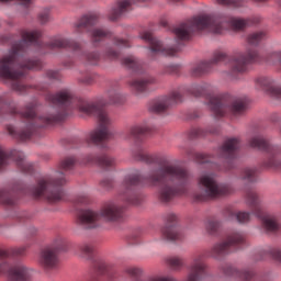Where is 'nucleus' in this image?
Instances as JSON below:
<instances>
[{"label": "nucleus", "instance_id": "obj_14", "mask_svg": "<svg viewBox=\"0 0 281 281\" xmlns=\"http://www.w3.org/2000/svg\"><path fill=\"white\" fill-rule=\"evenodd\" d=\"M63 245H65V240L63 237H58L52 245L46 246L40 251L38 263L45 271L58 269V265H60L58 252L63 249Z\"/></svg>", "mask_w": 281, "mask_h": 281}, {"label": "nucleus", "instance_id": "obj_41", "mask_svg": "<svg viewBox=\"0 0 281 281\" xmlns=\"http://www.w3.org/2000/svg\"><path fill=\"white\" fill-rule=\"evenodd\" d=\"M75 205H89L91 203V199L87 193L78 194L74 200Z\"/></svg>", "mask_w": 281, "mask_h": 281}, {"label": "nucleus", "instance_id": "obj_30", "mask_svg": "<svg viewBox=\"0 0 281 281\" xmlns=\"http://www.w3.org/2000/svg\"><path fill=\"white\" fill-rule=\"evenodd\" d=\"M162 238L165 240H181L183 234L176 226H167L162 228Z\"/></svg>", "mask_w": 281, "mask_h": 281}, {"label": "nucleus", "instance_id": "obj_55", "mask_svg": "<svg viewBox=\"0 0 281 281\" xmlns=\"http://www.w3.org/2000/svg\"><path fill=\"white\" fill-rule=\"evenodd\" d=\"M170 1L177 2V1H180V0H170Z\"/></svg>", "mask_w": 281, "mask_h": 281}, {"label": "nucleus", "instance_id": "obj_38", "mask_svg": "<svg viewBox=\"0 0 281 281\" xmlns=\"http://www.w3.org/2000/svg\"><path fill=\"white\" fill-rule=\"evenodd\" d=\"M256 168L246 167L241 170L240 179L254 183V181H256Z\"/></svg>", "mask_w": 281, "mask_h": 281}, {"label": "nucleus", "instance_id": "obj_35", "mask_svg": "<svg viewBox=\"0 0 281 281\" xmlns=\"http://www.w3.org/2000/svg\"><path fill=\"white\" fill-rule=\"evenodd\" d=\"M166 262L168 267L172 269V271H181V268L186 267V261H183V258L177 256L168 257Z\"/></svg>", "mask_w": 281, "mask_h": 281}, {"label": "nucleus", "instance_id": "obj_46", "mask_svg": "<svg viewBox=\"0 0 281 281\" xmlns=\"http://www.w3.org/2000/svg\"><path fill=\"white\" fill-rule=\"evenodd\" d=\"M46 78H48V80H60L63 75H60V71L58 70H47Z\"/></svg>", "mask_w": 281, "mask_h": 281}, {"label": "nucleus", "instance_id": "obj_15", "mask_svg": "<svg viewBox=\"0 0 281 281\" xmlns=\"http://www.w3.org/2000/svg\"><path fill=\"white\" fill-rule=\"evenodd\" d=\"M10 159H14L18 168H20L22 172H25V175H32V172H34V165L25 160V154H23V151L14 149L8 153L0 145V170H3L5 166L10 164Z\"/></svg>", "mask_w": 281, "mask_h": 281}, {"label": "nucleus", "instance_id": "obj_18", "mask_svg": "<svg viewBox=\"0 0 281 281\" xmlns=\"http://www.w3.org/2000/svg\"><path fill=\"white\" fill-rule=\"evenodd\" d=\"M225 60H227V54L216 52L210 60L200 61L193 66L191 69V76H194V78L205 76V74H210V71L214 69L215 65H218V63H225Z\"/></svg>", "mask_w": 281, "mask_h": 281}, {"label": "nucleus", "instance_id": "obj_10", "mask_svg": "<svg viewBox=\"0 0 281 281\" xmlns=\"http://www.w3.org/2000/svg\"><path fill=\"white\" fill-rule=\"evenodd\" d=\"M200 191L195 192V201H210V199H221L232 194V187L227 183H218L213 173H203L199 178Z\"/></svg>", "mask_w": 281, "mask_h": 281}, {"label": "nucleus", "instance_id": "obj_45", "mask_svg": "<svg viewBox=\"0 0 281 281\" xmlns=\"http://www.w3.org/2000/svg\"><path fill=\"white\" fill-rule=\"evenodd\" d=\"M105 58L109 60H117L120 58V52L113 49L112 47L106 48Z\"/></svg>", "mask_w": 281, "mask_h": 281}, {"label": "nucleus", "instance_id": "obj_8", "mask_svg": "<svg viewBox=\"0 0 281 281\" xmlns=\"http://www.w3.org/2000/svg\"><path fill=\"white\" fill-rule=\"evenodd\" d=\"M26 247H13L9 249H0V276H7L10 281H32L34 270L23 263H10V258L23 256Z\"/></svg>", "mask_w": 281, "mask_h": 281}, {"label": "nucleus", "instance_id": "obj_4", "mask_svg": "<svg viewBox=\"0 0 281 281\" xmlns=\"http://www.w3.org/2000/svg\"><path fill=\"white\" fill-rule=\"evenodd\" d=\"M260 23V19H240L228 15H210L200 14L193 19L173 27L172 32L180 41H188L192 36V32L207 30L213 34H222L223 30L233 27V30H245L248 25Z\"/></svg>", "mask_w": 281, "mask_h": 281}, {"label": "nucleus", "instance_id": "obj_19", "mask_svg": "<svg viewBox=\"0 0 281 281\" xmlns=\"http://www.w3.org/2000/svg\"><path fill=\"white\" fill-rule=\"evenodd\" d=\"M255 85L257 89H261V91H266L272 98H277V100H281V86H279L276 80L271 77H258L255 80Z\"/></svg>", "mask_w": 281, "mask_h": 281}, {"label": "nucleus", "instance_id": "obj_51", "mask_svg": "<svg viewBox=\"0 0 281 281\" xmlns=\"http://www.w3.org/2000/svg\"><path fill=\"white\" fill-rule=\"evenodd\" d=\"M260 281H273V274L271 272H267L260 278Z\"/></svg>", "mask_w": 281, "mask_h": 281}, {"label": "nucleus", "instance_id": "obj_49", "mask_svg": "<svg viewBox=\"0 0 281 281\" xmlns=\"http://www.w3.org/2000/svg\"><path fill=\"white\" fill-rule=\"evenodd\" d=\"M80 82H82V85H91L93 82V77H91V75H87L80 79Z\"/></svg>", "mask_w": 281, "mask_h": 281}, {"label": "nucleus", "instance_id": "obj_54", "mask_svg": "<svg viewBox=\"0 0 281 281\" xmlns=\"http://www.w3.org/2000/svg\"><path fill=\"white\" fill-rule=\"evenodd\" d=\"M175 69H176L175 66H171V71H175Z\"/></svg>", "mask_w": 281, "mask_h": 281}, {"label": "nucleus", "instance_id": "obj_5", "mask_svg": "<svg viewBox=\"0 0 281 281\" xmlns=\"http://www.w3.org/2000/svg\"><path fill=\"white\" fill-rule=\"evenodd\" d=\"M187 92L195 98L203 95L209 100V109H211L215 117H223L227 113L232 115H240L247 109V102L244 99L232 97L229 94L216 95L214 86L207 82L192 83L187 88Z\"/></svg>", "mask_w": 281, "mask_h": 281}, {"label": "nucleus", "instance_id": "obj_52", "mask_svg": "<svg viewBox=\"0 0 281 281\" xmlns=\"http://www.w3.org/2000/svg\"><path fill=\"white\" fill-rule=\"evenodd\" d=\"M133 1V3H144V1H146V0H132Z\"/></svg>", "mask_w": 281, "mask_h": 281}, {"label": "nucleus", "instance_id": "obj_43", "mask_svg": "<svg viewBox=\"0 0 281 281\" xmlns=\"http://www.w3.org/2000/svg\"><path fill=\"white\" fill-rule=\"evenodd\" d=\"M86 60H88L89 65H98L100 63V53L91 52L86 54Z\"/></svg>", "mask_w": 281, "mask_h": 281}, {"label": "nucleus", "instance_id": "obj_47", "mask_svg": "<svg viewBox=\"0 0 281 281\" xmlns=\"http://www.w3.org/2000/svg\"><path fill=\"white\" fill-rule=\"evenodd\" d=\"M114 45L116 47H131V44H128V41L122 40V38H114Z\"/></svg>", "mask_w": 281, "mask_h": 281}, {"label": "nucleus", "instance_id": "obj_33", "mask_svg": "<svg viewBox=\"0 0 281 281\" xmlns=\"http://www.w3.org/2000/svg\"><path fill=\"white\" fill-rule=\"evenodd\" d=\"M262 41H267V32L265 31L254 32L247 36L248 45H252V46L260 45Z\"/></svg>", "mask_w": 281, "mask_h": 281}, {"label": "nucleus", "instance_id": "obj_39", "mask_svg": "<svg viewBox=\"0 0 281 281\" xmlns=\"http://www.w3.org/2000/svg\"><path fill=\"white\" fill-rule=\"evenodd\" d=\"M79 256L87 260L93 258V246L90 244H83L79 246Z\"/></svg>", "mask_w": 281, "mask_h": 281}, {"label": "nucleus", "instance_id": "obj_24", "mask_svg": "<svg viewBox=\"0 0 281 281\" xmlns=\"http://www.w3.org/2000/svg\"><path fill=\"white\" fill-rule=\"evenodd\" d=\"M88 161L90 164H97V166H100V168H103L104 170H109L110 168H115V166H117V160L109 155H90L88 156Z\"/></svg>", "mask_w": 281, "mask_h": 281}, {"label": "nucleus", "instance_id": "obj_23", "mask_svg": "<svg viewBox=\"0 0 281 281\" xmlns=\"http://www.w3.org/2000/svg\"><path fill=\"white\" fill-rule=\"evenodd\" d=\"M128 85L135 93H144L145 91H148L150 85H155V79L153 76L146 75L145 77L132 79L128 81Z\"/></svg>", "mask_w": 281, "mask_h": 281}, {"label": "nucleus", "instance_id": "obj_16", "mask_svg": "<svg viewBox=\"0 0 281 281\" xmlns=\"http://www.w3.org/2000/svg\"><path fill=\"white\" fill-rule=\"evenodd\" d=\"M142 41L149 44V58H155L156 56H176L179 52V47H164L161 41L153 36V33L145 31L140 34Z\"/></svg>", "mask_w": 281, "mask_h": 281}, {"label": "nucleus", "instance_id": "obj_13", "mask_svg": "<svg viewBox=\"0 0 281 281\" xmlns=\"http://www.w3.org/2000/svg\"><path fill=\"white\" fill-rule=\"evenodd\" d=\"M259 58L258 50L247 49L245 53L235 55L231 58V70L226 72L225 78L228 80H238L241 74L247 71V65L257 63Z\"/></svg>", "mask_w": 281, "mask_h": 281}, {"label": "nucleus", "instance_id": "obj_44", "mask_svg": "<svg viewBox=\"0 0 281 281\" xmlns=\"http://www.w3.org/2000/svg\"><path fill=\"white\" fill-rule=\"evenodd\" d=\"M49 14L50 10L49 8L43 9L38 14V21L42 23V25H45V23H49Z\"/></svg>", "mask_w": 281, "mask_h": 281}, {"label": "nucleus", "instance_id": "obj_31", "mask_svg": "<svg viewBox=\"0 0 281 281\" xmlns=\"http://www.w3.org/2000/svg\"><path fill=\"white\" fill-rule=\"evenodd\" d=\"M222 223L216 218H209L204 223L205 232L209 236H216L221 232Z\"/></svg>", "mask_w": 281, "mask_h": 281}, {"label": "nucleus", "instance_id": "obj_40", "mask_svg": "<svg viewBox=\"0 0 281 281\" xmlns=\"http://www.w3.org/2000/svg\"><path fill=\"white\" fill-rule=\"evenodd\" d=\"M123 273H126L130 278H139L144 273V270L139 267L127 266L123 269Z\"/></svg>", "mask_w": 281, "mask_h": 281}, {"label": "nucleus", "instance_id": "obj_27", "mask_svg": "<svg viewBox=\"0 0 281 281\" xmlns=\"http://www.w3.org/2000/svg\"><path fill=\"white\" fill-rule=\"evenodd\" d=\"M131 10V2L128 0H122L116 2L114 7L110 10L109 19L110 21H117L122 14H126Z\"/></svg>", "mask_w": 281, "mask_h": 281}, {"label": "nucleus", "instance_id": "obj_37", "mask_svg": "<svg viewBox=\"0 0 281 281\" xmlns=\"http://www.w3.org/2000/svg\"><path fill=\"white\" fill-rule=\"evenodd\" d=\"M210 133L211 135H216V133H218V128H214V130H203L201 127H195V128H192L190 131V138L191 139H194L195 137H205V135Z\"/></svg>", "mask_w": 281, "mask_h": 281}, {"label": "nucleus", "instance_id": "obj_32", "mask_svg": "<svg viewBox=\"0 0 281 281\" xmlns=\"http://www.w3.org/2000/svg\"><path fill=\"white\" fill-rule=\"evenodd\" d=\"M228 214V221H237V223H241V224H245V223H249L251 221V213L249 212H243V211H239V212H233V211H228L227 212Z\"/></svg>", "mask_w": 281, "mask_h": 281}, {"label": "nucleus", "instance_id": "obj_48", "mask_svg": "<svg viewBox=\"0 0 281 281\" xmlns=\"http://www.w3.org/2000/svg\"><path fill=\"white\" fill-rule=\"evenodd\" d=\"M165 218L167 223H177V220H178L177 214L175 213H167Z\"/></svg>", "mask_w": 281, "mask_h": 281}, {"label": "nucleus", "instance_id": "obj_7", "mask_svg": "<svg viewBox=\"0 0 281 281\" xmlns=\"http://www.w3.org/2000/svg\"><path fill=\"white\" fill-rule=\"evenodd\" d=\"M122 218H124V206L115 202H108L100 211L81 210L77 215V225L85 227V229H95L102 225V220L115 223Z\"/></svg>", "mask_w": 281, "mask_h": 281}, {"label": "nucleus", "instance_id": "obj_12", "mask_svg": "<svg viewBox=\"0 0 281 281\" xmlns=\"http://www.w3.org/2000/svg\"><path fill=\"white\" fill-rule=\"evenodd\" d=\"M239 245H245V234L240 231H232L226 236V240L215 243L207 254L214 260H223L232 251V247H238Z\"/></svg>", "mask_w": 281, "mask_h": 281}, {"label": "nucleus", "instance_id": "obj_17", "mask_svg": "<svg viewBox=\"0 0 281 281\" xmlns=\"http://www.w3.org/2000/svg\"><path fill=\"white\" fill-rule=\"evenodd\" d=\"M183 102V94L181 90H173L167 97H160L149 103L150 113H164L168 111L173 104Z\"/></svg>", "mask_w": 281, "mask_h": 281}, {"label": "nucleus", "instance_id": "obj_21", "mask_svg": "<svg viewBox=\"0 0 281 281\" xmlns=\"http://www.w3.org/2000/svg\"><path fill=\"white\" fill-rule=\"evenodd\" d=\"M100 21V14L87 13L82 15L79 21L75 24V32L82 34V32H91V27Z\"/></svg>", "mask_w": 281, "mask_h": 281}, {"label": "nucleus", "instance_id": "obj_2", "mask_svg": "<svg viewBox=\"0 0 281 281\" xmlns=\"http://www.w3.org/2000/svg\"><path fill=\"white\" fill-rule=\"evenodd\" d=\"M144 181L159 188L158 196L161 203H170L175 196L188 192L190 171L179 165L165 161L160 166L151 168L146 177L139 172L132 173L125 177L120 190V195L123 196L125 203L130 205L142 203V198L133 192V188L144 186Z\"/></svg>", "mask_w": 281, "mask_h": 281}, {"label": "nucleus", "instance_id": "obj_3", "mask_svg": "<svg viewBox=\"0 0 281 281\" xmlns=\"http://www.w3.org/2000/svg\"><path fill=\"white\" fill-rule=\"evenodd\" d=\"M21 40L19 34H11L2 37V43H10V50L0 57V78L10 82L11 88L20 95L27 93L30 89H36L37 91H45V88L41 86H27L21 82V78L25 77L27 69H42L43 63L38 59H25L23 56L30 45L36 47H43L45 44L41 42L43 33L38 30L35 31H21Z\"/></svg>", "mask_w": 281, "mask_h": 281}, {"label": "nucleus", "instance_id": "obj_25", "mask_svg": "<svg viewBox=\"0 0 281 281\" xmlns=\"http://www.w3.org/2000/svg\"><path fill=\"white\" fill-rule=\"evenodd\" d=\"M223 272L228 278H234L239 281H250L254 278V272L251 270H238L232 266H226Z\"/></svg>", "mask_w": 281, "mask_h": 281}, {"label": "nucleus", "instance_id": "obj_36", "mask_svg": "<svg viewBox=\"0 0 281 281\" xmlns=\"http://www.w3.org/2000/svg\"><path fill=\"white\" fill-rule=\"evenodd\" d=\"M124 102V95L117 89H111L108 91V104H122Z\"/></svg>", "mask_w": 281, "mask_h": 281}, {"label": "nucleus", "instance_id": "obj_29", "mask_svg": "<svg viewBox=\"0 0 281 281\" xmlns=\"http://www.w3.org/2000/svg\"><path fill=\"white\" fill-rule=\"evenodd\" d=\"M122 65L126 67V69H131L135 74H143L144 72V63L139 60L137 57L130 55L122 59Z\"/></svg>", "mask_w": 281, "mask_h": 281}, {"label": "nucleus", "instance_id": "obj_9", "mask_svg": "<svg viewBox=\"0 0 281 281\" xmlns=\"http://www.w3.org/2000/svg\"><path fill=\"white\" fill-rule=\"evenodd\" d=\"M238 148H240V140L238 138H228L218 148L217 156L221 159H226L224 167H218L209 155L194 153V149H186V155L195 159L198 164H209V168H212V170H232L234 168L232 159L236 158Z\"/></svg>", "mask_w": 281, "mask_h": 281}, {"label": "nucleus", "instance_id": "obj_6", "mask_svg": "<svg viewBox=\"0 0 281 281\" xmlns=\"http://www.w3.org/2000/svg\"><path fill=\"white\" fill-rule=\"evenodd\" d=\"M76 157L69 156L59 162V170L53 176H46L37 181V184L31 189V194L34 199H46L48 203H60L65 201V191L63 186L67 183L65 173L68 170H74L76 166Z\"/></svg>", "mask_w": 281, "mask_h": 281}, {"label": "nucleus", "instance_id": "obj_50", "mask_svg": "<svg viewBox=\"0 0 281 281\" xmlns=\"http://www.w3.org/2000/svg\"><path fill=\"white\" fill-rule=\"evenodd\" d=\"M101 186H103V188H113V180L111 179H104L101 181Z\"/></svg>", "mask_w": 281, "mask_h": 281}, {"label": "nucleus", "instance_id": "obj_28", "mask_svg": "<svg viewBox=\"0 0 281 281\" xmlns=\"http://www.w3.org/2000/svg\"><path fill=\"white\" fill-rule=\"evenodd\" d=\"M133 159L135 161H144L145 164H155V156L146 154L144 146L135 144L131 150Z\"/></svg>", "mask_w": 281, "mask_h": 281}, {"label": "nucleus", "instance_id": "obj_11", "mask_svg": "<svg viewBox=\"0 0 281 281\" xmlns=\"http://www.w3.org/2000/svg\"><path fill=\"white\" fill-rule=\"evenodd\" d=\"M246 202L251 214L261 221V225L263 229L268 232V234H276V232L280 229L278 218H276L272 214L265 212L262 202L260 201V196L256 190L250 189L246 192Z\"/></svg>", "mask_w": 281, "mask_h": 281}, {"label": "nucleus", "instance_id": "obj_26", "mask_svg": "<svg viewBox=\"0 0 281 281\" xmlns=\"http://www.w3.org/2000/svg\"><path fill=\"white\" fill-rule=\"evenodd\" d=\"M151 128L148 124H137L130 127V131L124 136V139H135V142H139L144 135H148Z\"/></svg>", "mask_w": 281, "mask_h": 281}, {"label": "nucleus", "instance_id": "obj_1", "mask_svg": "<svg viewBox=\"0 0 281 281\" xmlns=\"http://www.w3.org/2000/svg\"><path fill=\"white\" fill-rule=\"evenodd\" d=\"M46 100L50 104H54V106H58L59 111L56 114H37L35 101L27 103L24 110L19 112L16 106L12 104V101L8 100L7 94L0 95V115L3 114V106H8L11 115H20L22 119V126L19 130H15L12 125L7 126V131L13 139H19V142L32 139L37 128L49 126V124L56 122H63V119L69 115V112H67L68 109H78L85 115L97 117L98 127L89 134L87 138L88 144L99 146L101 142H106L113 137V132H111L113 119L101 103L74 98V92L69 89H61L55 94L48 93Z\"/></svg>", "mask_w": 281, "mask_h": 281}, {"label": "nucleus", "instance_id": "obj_22", "mask_svg": "<svg viewBox=\"0 0 281 281\" xmlns=\"http://www.w3.org/2000/svg\"><path fill=\"white\" fill-rule=\"evenodd\" d=\"M23 191V186L15 184L11 191L8 189H0V205L14 207L16 205V192Z\"/></svg>", "mask_w": 281, "mask_h": 281}, {"label": "nucleus", "instance_id": "obj_34", "mask_svg": "<svg viewBox=\"0 0 281 281\" xmlns=\"http://www.w3.org/2000/svg\"><path fill=\"white\" fill-rule=\"evenodd\" d=\"M90 36L92 43H100L104 41V38H109V36H111V33L103 29H93L92 31H90Z\"/></svg>", "mask_w": 281, "mask_h": 281}, {"label": "nucleus", "instance_id": "obj_53", "mask_svg": "<svg viewBox=\"0 0 281 281\" xmlns=\"http://www.w3.org/2000/svg\"><path fill=\"white\" fill-rule=\"evenodd\" d=\"M256 1V3H265V1H267V0H255Z\"/></svg>", "mask_w": 281, "mask_h": 281}, {"label": "nucleus", "instance_id": "obj_20", "mask_svg": "<svg viewBox=\"0 0 281 281\" xmlns=\"http://www.w3.org/2000/svg\"><path fill=\"white\" fill-rule=\"evenodd\" d=\"M45 47L47 49H72V52H78L80 44L63 36H55L49 43L45 44Z\"/></svg>", "mask_w": 281, "mask_h": 281}, {"label": "nucleus", "instance_id": "obj_42", "mask_svg": "<svg viewBox=\"0 0 281 281\" xmlns=\"http://www.w3.org/2000/svg\"><path fill=\"white\" fill-rule=\"evenodd\" d=\"M222 5H232L233 8H243L245 0H217Z\"/></svg>", "mask_w": 281, "mask_h": 281}]
</instances>
